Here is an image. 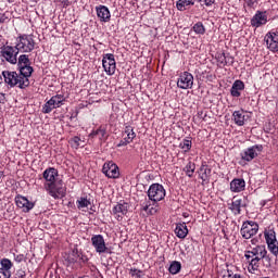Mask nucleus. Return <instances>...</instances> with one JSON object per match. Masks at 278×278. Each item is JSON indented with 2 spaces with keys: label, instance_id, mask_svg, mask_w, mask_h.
<instances>
[{
  "label": "nucleus",
  "instance_id": "nucleus-37",
  "mask_svg": "<svg viewBox=\"0 0 278 278\" xmlns=\"http://www.w3.org/2000/svg\"><path fill=\"white\" fill-rule=\"evenodd\" d=\"M193 31L195 34L203 35L205 34V26H203V23L198 22L197 24L193 25Z\"/></svg>",
  "mask_w": 278,
  "mask_h": 278
},
{
  "label": "nucleus",
  "instance_id": "nucleus-7",
  "mask_svg": "<svg viewBox=\"0 0 278 278\" xmlns=\"http://www.w3.org/2000/svg\"><path fill=\"white\" fill-rule=\"evenodd\" d=\"M1 55L10 64H16V62H18V59H16L18 55V50H16V47L14 48L12 46H3L1 48Z\"/></svg>",
  "mask_w": 278,
  "mask_h": 278
},
{
  "label": "nucleus",
  "instance_id": "nucleus-48",
  "mask_svg": "<svg viewBox=\"0 0 278 278\" xmlns=\"http://www.w3.org/2000/svg\"><path fill=\"white\" fill-rule=\"evenodd\" d=\"M206 7L214 5L216 0H203Z\"/></svg>",
  "mask_w": 278,
  "mask_h": 278
},
{
  "label": "nucleus",
  "instance_id": "nucleus-22",
  "mask_svg": "<svg viewBox=\"0 0 278 278\" xmlns=\"http://www.w3.org/2000/svg\"><path fill=\"white\" fill-rule=\"evenodd\" d=\"M232 118L239 127H242L244 126V122L247 121V118H249V116L244 114V111H235L232 113Z\"/></svg>",
  "mask_w": 278,
  "mask_h": 278
},
{
  "label": "nucleus",
  "instance_id": "nucleus-47",
  "mask_svg": "<svg viewBox=\"0 0 278 278\" xmlns=\"http://www.w3.org/2000/svg\"><path fill=\"white\" fill-rule=\"evenodd\" d=\"M255 3H257V0H247V4L249 5V8H253Z\"/></svg>",
  "mask_w": 278,
  "mask_h": 278
},
{
  "label": "nucleus",
  "instance_id": "nucleus-54",
  "mask_svg": "<svg viewBox=\"0 0 278 278\" xmlns=\"http://www.w3.org/2000/svg\"><path fill=\"white\" fill-rule=\"evenodd\" d=\"M9 1V3H12V1H14V0H8Z\"/></svg>",
  "mask_w": 278,
  "mask_h": 278
},
{
  "label": "nucleus",
  "instance_id": "nucleus-19",
  "mask_svg": "<svg viewBox=\"0 0 278 278\" xmlns=\"http://www.w3.org/2000/svg\"><path fill=\"white\" fill-rule=\"evenodd\" d=\"M43 179H46L47 184H54L60 180L58 175V169L50 167L43 172Z\"/></svg>",
  "mask_w": 278,
  "mask_h": 278
},
{
  "label": "nucleus",
  "instance_id": "nucleus-30",
  "mask_svg": "<svg viewBox=\"0 0 278 278\" xmlns=\"http://www.w3.org/2000/svg\"><path fill=\"white\" fill-rule=\"evenodd\" d=\"M97 136L100 138V140L105 139V136H108V131L105 130V128L100 127L97 130H93L90 135L89 138H97Z\"/></svg>",
  "mask_w": 278,
  "mask_h": 278
},
{
  "label": "nucleus",
  "instance_id": "nucleus-53",
  "mask_svg": "<svg viewBox=\"0 0 278 278\" xmlns=\"http://www.w3.org/2000/svg\"><path fill=\"white\" fill-rule=\"evenodd\" d=\"M251 242L252 244H255V242H257V239H252Z\"/></svg>",
  "mask_w": 278,
  "mask_h": 278
},
{
  "label": "nucleus",
  "instance_id": "nucleus-21",
  "mask_svg": "<svg viewBox=\"0 0 278 278\" xmlns=\"http://www.w3.org/2000/svg\"><path fill=\"white\" fill-rule=\"evenodd\" d=\"M262 260H264V257L255 256L254 258H250L248 261L249 262V266H248L249 273H251L252 275H255V273H257V270L260 268V262H262Z\"/></svg>",
  "mask_w": 278,
  "mask_h": 278
},
{
  "label": "nucleus",
  "instance_id": "nucleus-8",
  "mask_svg": "<svg viewBox=\"0 0 278 278\" xmlns=\"http://www.w3.org/2000/svg\"><path fill=\"white\" fill-rule=\"evenodd\" d=\"M262 151H264L263 144L253 146L241 153V159L244 160V162H253V160H255V157H257Z\"/></svg>",
  "mask_w": 278,
  "mask_h": 278
},
{
  "label": "nucleus",
  "instance_id": "nucleus-52",
  "mask_svg": "<svg viewBox=\"0 0 278 278\" xmlns=\"http://www.w3.org/2000/svg\"><path fill=\"white\" fill-rule=\"evenodd\" d=\"M232 278H242V276H240V274H235Z\"/></svg>",
  "mask_w": 278,
  "mask_h": 278
},
{
  "label": "nucleus",
  "instance_id": "nucleus-1",
  "mask_svg": "<svg viewBox=\"0 0 278 278\" xmlns=\"http://www.w3.org/2000/svg\"><path fill=\"white\" fill-rule=\"evenodd\" d=\"M2 77L4 78V84H8L10 88L17 87L23 90L29 86V79H23L21 74L16 72L4 71L2 72Z\"/></svg>",
  "mask_w": 278,
  "mask_h": 278
},
{
  "label": "nucleus",
  "instance_id": "nucleus-50",
  "mask_svg": "<svg viewBox=\"0 0 278 278\" xmlns=\"http://www.w3.org/2000/svg\"><path fill=\"white\" fill-rule=\"evenodd\" d=\"M15 261H17V262H23V255H17V256L15 257Z\"/></svg>",
  "mask_w": 278,
  "mask_h": 278
},
{
  "label": "nucleus",
  "instance_id": "nucleus-23",
  "mask_svg": "<svg viewBox=\"0 0 278 278\" xmlns=\"http://www.w3.org/2000/svg\"><path fill=\"white\" fill-rule=\"evenodd\" d=\"M242 199L238 198V197H233L232 198V202L229 206V210H231V212H233V214H241L242 213Z\"/></svg>",
  "mask_w": 278,
  "mask_h": 278
},
{
  "label": "nucleus",
  "instance_id": "nucleus-31",
  "mask_svg": "<svg viewBox=\"0 0 278 278\" xmlns=\"http://www.w3.org/2000/svg\"><path fill=\"white\" fill-rule=\"evenodd\" d=\"M195 168H197V165L192 162H189L185 166L184 172L186 173L187 177H192L194 175Z\"/></svg>",
  "mask_w": 278,
  "mask_h": 278
},
{
  "label": "nucleus",
  "instance_id": "nucleus-42",
  "mask_svg": "<svg viewBox=\"0 0 278 278\" xmlns=\"http://www.w3.org/2000/svg\"><path fill=\"white\" fill-rule=\"evenodd\" d=\"M12 277V271H8L0 267V278H10Z\"/></svg>",
  "mask_w": 278,
  "mask_h": 278
},
{
  "label": "nucleus",
  "instance_id": "nucleus-11",
  "mask_svg": "<svg viewBox=\"0 0 278 278\" xmlns=\"http://www.w3.org/2000/svg\"><path fill=\"white\" fill-rule=\"evenodd\" d=\"M102 173L109 177V179H118L121 177V172L118 170V165L114 162H108L102 167Z\"/></svg>",
  "mask_w": 278,
  "mask_h": 278
},
{
  "label": "nucleus",
  "instance_id": "nucleus-14",
  "mask_svg": "<svg viewBox=\"0 0 278 278\" xmlns=\"http://www.w3.org/2000/svg\"><path fill=\"white\" fill-rule=\"evenodd\" d=\"M129 212V204L126 202L118 203L113 207L112 214L116 217L117 220H123V216Z\"/></svg>",
  "mask_w": 278,
  "mask_h": 278
},
{
  "label": "nucleus",
  "instance_id": "nucleus-32",
  "mask_svg": "<svg viewBox=\"0 0 278 278\" xmlns=\"http://www.w3.org/2000/svg\"><path fill=\"white\" fill-rule=\"evenodd\" d=\"M31 64V62L29 61V55L27 54H22L18 58V68H21L22 66H29Z\"/></svg>",
  "mask_w": 278,
  "mask_h": 278
},
{
  "label": "nucleus",
  "instance_id": "nucleus-40",
  "mask_svg": "<svg viewBox=\"0 0 278 278\" xmlns=\"http://www.w3.org/2000/svg\"><path fill=\"white\" fill-rule=\"evenodd\" d=\"M232 88H235L236 90H239L240 92H242V90H244V83L242 80H236L232 84Z\"/></svg>",
  "mask_w": 278,
  "mask_h": 278
},
{
  "label": "nucleus",
  "instance_id": "nucleus-46",
  "mask_svg": "<svg viewBox=\"0 0 278 278\" xmlns=\"http://www.w3.org/2000/svg\"><path fill=\"white\" fill-rule=\"evenodd\" d=\"M59 3H62L63 8H68L71 5V1L68 0H58Z\"/></svg>",
  "mask_w": 278,
  "mask_h": 278
},
{
  "label": "nucleus",
  "instance_id": "nucleus-12",
  "mask_svg": "<svg viewBox=\"0 0 278 278\" xmlns=\"http://www.w3.org/2000/svg\"><path fill=\"white\" fill-rule=\"evenodd\" d=\"M268 251H266L265 245H256L255 248H252L251 250H247L244 252L245 260H253L254 257H266Z\"/></svg>",
  "mask_w": 278,
  "mask_h": 278
},
{
  "label": "nucleus",
  "instance_id": "nucleus-38",
  "mask_svg": "<svg viewBox=\"0 0 278 278\" xmlns=\"http://www.w3.org/2000/svg\"><path fill=\"white\" fill-rule=\"evenodd\" d=\"M88 205H90V201H88V199H86V198H80L77 201L78 210H84V207H88Z\"/></svg>",
  "mask_w": 278,
  "mask_h": 278
},
{
  "label": "nucleus",
  "instance_id": "nucleus-41",
  "mask_svg": "<svg viewBox=\"0 0 278 278\" xmlns=\"http://www.w3.org/2000/svg\"><path fill=\"white\" fill-rule=\"evenodd\" d=\"M79 142H81V139L79 137H73L71 139V144L72 147H74V149L79 148V144H80Z\"/></svg>",
  "mask_w": 278,
  "mask_h": 278
},
{
  "label": "nucleus",
  "instance_id": "nucleus-27",
  "mask_svg": "<svg viewBox=\"0 0 278 278\" xmlns=\"http://www.w3.org/2000/svg\"><path fill=\"white\" fill-rule=\"evenodd\" d=\"M20 68V76H22V79H29L31 77V73H34V67L30 65H24Z\"/></svg>",
  "mask_w": 278,
  "mask_h": 278
},
{
  "label": "nucleus",
  "instance_id": "nucleus-13",
  "mask_svg": "<svg viewBox=\"0 0 278 278\" xmlns=\"http://www.w3.org/2000/svg\"><path fill=\"white\" fill-rule=\"evenodd\" d=\"M91 244L96 249L97 253H108V247L105 245V239L101 235H94L91 238Z\"/></svg>",
  "mask_w": 278,
  "mask_h": 278
},
{
  "label": "nucleus",
  "instance_id": "nucleus-25",
  "mask_svg": "<svg viewBox=\"0 0 278 278\" xmlns=\"http://www.w3.org/2000/svg\"><path fill=\"white\" fill-rule=\"evenodd\" d=\"M251 25L253 27H260V25H266V15L263 13H256L255 16L251 20Z\"/></svg>",
  "mask_w": 278,
  "mask_h": 278
},
{
  "label": "nucleus",
  "instance_id": "nucleus-5",
  "mask_svg": "<svg viewBox=\"0 0 278 278\" xmlns=\"http://www.w3.org/2000/svg\"><path fill=\"white\" fill-rule=\"evenodd\" d=\"M65 101H66V98H64L63 94L53 96L48 102L45 103L42 108V113L51 114V112L56 108H62Z\"/></svg>",
  "mask_w": 278,
  "mask_h": 278
},
{
  "label": "nucleus",
  "instance_id": "nucleus-49",
  "mask_svg": "<svg viewBox=\"0 0 278 278\" xmlns=\"http://www.w3.org/2000/svg\"><path fill=\"white\" fill-rule=\"evenodd\" d=\"M5 93H0V103L5 104Z\"/></svg>",
  "mask_w": 278,
  "mask_h": 278
},
{
  "label": "nucleus",
  "instance_id": "nucleus-51",
  "mask_svg": "<svg viewBox=\"0 0 278 278\" xmlns=\"http://www.w3.org/2000/svg\"><path fill=\"white\" fill-rule=\"evenodd\" d=\"M149 211V204H146L144 206H143V212H148Z\"/></svg>",
  "mask_w": 278,
  "mask_h": 278
},
{
  "label": "nucleus",
  "instance_id": "nucleus-43",
  "mask_svg": "<svg viewBox=\"0 0 278 278\" xmlns=\"http://www.w3.org/2000/svg\"><path fill=\"white\" fill-rule=\"evenodd\" d=\"M140 273H142V270L131 268L130 271H129V275H131V277H140Z\"/></svg>",
  "mask_w": 278,
  "mask_h": 278
},
{
  "label": "nucleus",
  "instance_id": "nucleus-35",
  "mask_svg": "<svg viewBox=\"0 0 278 278\" xmlns=\"http://www.w3.org/2000/svg\"><path fill=\"white\" fill-rule=\"evenodd\" d=\"M179 147H180V149H182L185 151V153H188V151H190V149H192V141L185 139L180 142Z\"/></svg>",
  "mask_w": 278,
  "mask_h": 278
},
{
  "label": "nucleus",
  "instance_id": "nucleus-3",
  "mask_svg": "<svg viewBox=\"0 0 278 278\" xmlns=\"http://www.w3.org/2000/svg\"><path fill=\"white\" fill-rule=\"evenodd\" d=\"M36 47V41L31 35H23L20 36V40L15 46L16 51H21V53H31L34 48Z\"/></svg>",
  "mask_w": 278,
  "mask_h": 278
},
{
  "label": "nucleus",
  "instance_id": "nucleus-34",
  "mask_svg": "<svg viewBox=\"0 0 278 278\" xmlns=\"http://www.w3.org/2000/svg\"><path fill=\"white\" fill-rule=\"evenodd\" d=\"M1 267L4 270L10 271L12 269V266H14V264H12V261H10V258H2L0 261Z\"/></svg>",
  "mask_w": 278,
  "mask_h": 278
},
{
  "label": "nucleus",
  "instance_id": "nucleus-18",
  "mask_svg": "<svg viewBox=\"0 0 278 278\" xmlns=\"http://www.w3.org/2000/svg\"><path fill=\"white\" fill-rule=\"evenodd\" d=\"M97 16L102 23H110L111 14L110 9L105 5H100L96 8Z\"/></svg>",
  "mask_w": 278,
  "mask_h": 278
},
{
  "label": "nucleus",
  "instance_id": "nucleus-39",
  "mask_svg": "<svg viewBox=\"0 0 278 278\" xmlns=\"http://www.w3.org/2000/svg\"><path fill=\"white\" fill-rule=\"evenodd\" d=\"M78 258H79V252L77 251V249H74L72 251V254L68 256V262L70 264H75V262H77Z\"/></svg>",
  "mask_w": 278,
  "mask_h": 278
},
{
  "label": "nucleus",
  "instance_id": "nucleus-20",
  "mask_svg": "<svg viewBox=\"0 0 278 278\" xmlns=\"http://www.w3.org/2000/svg\"><path fill=\"white\" fill-rule=\"evenodd\" d=\"M244 188H247V182L242 178H235L230 182L231 192H243Z\"/></svg>",
  "mask_w": 278,
  "mask_h": 278
},
{
  "label": "nucleus",
  "instance_id": "nucleus-36",
  "mask_svg": "<svg viewBox=\"0 0 278 278\" xmlns=\"http://www.w3.org/2000/svg\"><path fill=\"white\" fill-rule=\"evenodd\" d=\"M268 250L275 257H278V241H274L271 243H267Z\"/></svg>",
  "mask_w": 278,
  "mask_h": 278
},
{
  "label": "nucleus",
  "instance_id": "nucleus-44",
  "mask_svg": "<svg viewBox=\"0 0 278 278\" xmlns=\"http://www.w3.org/2000/svg\"><path fill=\"white\" fill-rule=\"evenodd\" d=\"M26 277H27V274H25V270H23V269H18L15 273V278H26Z\"/></svg>",
  "mask_w": 278,
  "mask_h": 278
},
{
  "label": "nucleus",
  "instance_id": "nucleus-9",
  "mask_svg": "<svg viewBox=\"0 0 278 278\" xmlns=\"http://www.w3.org/2000/svg\"><path fill=\"white\" fill-rule=\"evenodd\" d=\"M178 88H181V90H188L194 86V76L190 74L189 72H184L180 74L178 81H177Z\"/></svg>",
  "mask_w": 278,
  "mask_h": 278
},
{
  "label": "nucleus",
  "instance_id": "nucleus-16",
  "mask_svg": "<svg viewBox=\"0 0 278 278\" xmlns=\"http://www.w3.org/2000/svg\"><path fill=\"white\" fill-rule=\"evenodd\" d=\"M125 134L127 137H124L123 140L119 141L117 147H127V144H131L134 142V138H136V132L131 126H126Z\"/></svg>",
  "mask_w": 278,
  "mask_h": 278
},
{
  "label": "nucleus",
  "instance_id": "nucleus-26",
  "mask_svg": "<svg viewBox=\"0 0 278 278\" xmlns=\"http://www.w3.org/2000/svg\"><path fill=\"white\" fill-rule=\"evenodd\" d=\"M211 175H212V169L208 168L207 165L202 164L199 170L200 179H202V181H207Z\"/></svg>",
  "mask_w": 278,
  "mask_h": 278
},
{
  "label": "nucleus",
  "instance_id": "nucleus-15",
  "mask_svg": "<svg viewBox=\"0 0 278 278\" xmlns=\"http://www.w3.org/2000/svg\"><path fill=\"white\" fill-rule=\"evenodd\" d=\"M15 203L17 207L23 210V212H29L34 210V203L29 202V200H27V198L25 197H22V195L15 197Z\"/></svg>",
  "mask_w": 278,
  "mask_h": 278
},
{
  "label": "nucleus",
  "instance_id": "nucleus-33",
  "mask_svg": "<svg viewBox=\"0 0 278 278\" xmlns=\"http://www.w3.org/2000/svg\"><path fill=\"white\" fill-rule=\"evenodd\" d=\"M181 270V263L174 261L169 266V273L170 275H177Z\"/></svg>",
  "mask_w": 278,
  "mask_h": 278
},
{
  "label": "nucleus",
  "instance_id": "nucleus-29",
  "mask_svg": "<svg viewBox=\"0 0 278 278\" xmlns=\"http://www.w3.org/2000/svg\"><path fill=\"white\" fill-rule=\"evenodd\" d=\"M193 4H194V1H192V0H178L176 3V8L180 12H184V11L188 10L189 5H193Z\"/></svg>",
  "mask_w": 278,
  "mask_h": 278
},
{
  "label": "nucleus",
  "instance_id": "nucleus-6",
  "mask_svg": "<svg viewBox=\"0 0 278 278\" xmlns=\"http://www.w3.org/2000/svg\"><path fill=\"white\" fill-rule=\"evenodd\" d=\"M148 197L150 201L157 203V201L164 200V197H166V190L164 189V186L160 184H153L148 190Z\"/></svg>",
  "mask_w": 278,
  "mask_h": 278
},
{
  "label": "nucleus",
  "instance_id": "nucleus-4",
  "mask_svg": "<svg viewBox=\"0 0 278 278\" xmlns=\"http://www.w3.org/2000/svg\"><path fill=\"white\" fill-rule=\"evenodd\" d=\"M258 231H260V225L252 220L244 222L240 229V233L242 238H244V240H251L253 236H257Z\"/></svg>",
  "mask_w": 278,
  "mask_h": 278
},
{
  "label": "nucleus",
  "instance_id": "nucleus-2",
  "mask_svg": "<svg viewBox=\"0 0 278 278\" xmlns=\"http://www.w3.org/2000/svg\"><path fill=\"white\" fill-rule=\"evenodd\" d=\"M45 188L53 199H64L66 197V185H64L62 179L54 182H46Z\"/></svg>",
  "mask_w": 278,
  "mask_h": 278
},
{
  "label": "nucleus",
  "instance_id": "nucleus-24",
  "mask_svg": "<svg viewBox=\"0 0 278 278\" xmlns=\"http://www.w3.org/2000/svg\"><path fill=\"white\" fill-rule=\"evenodd\" d=\"M175 233L177 238H180V240H184V238L188 236V226H186V223L177 224L175 228Z\"/></svg>",
  "mask_w": 278,
  "mask_h": 278
},
{
  "label": "nucleus",
  "instance_id": "nucleus-17",
  "mask_svg": "<svg viewBox=\"0 0 278 278\" xmlns=\"http://www.w3.org/2000/svg\"><path fill=\"white\" fill-rule=\"evenodd\" d=\"M265 42L270 51H278V34L269 33L265 36Z\"/></svg>",
  "mask_w": 278,
  "mask_h": 278
},
{
  "label": "nucleus",
  "instance_id": "nucleus-10",
  "mask_svg": "<svg viewBox=\"0 0 278 278\" xmlns=\"http://www.w3.org/2000/svg\"><path fill=\"white\" fill-rule=\"evenodd\" d=\"M102 66L109 75H114L116 73V60L114 54L109 53L103 56Z\"/></svg>",
  "mask_w": 278,
  "mask_h": 278
},
{
  "label": "nucleus",
  "instance_id": "nucleus-28",
  "mask_svg": "<svg viewBox=\"0 0 278 278\" xmlns=\"http://www.w3.org/2000/svg\"><path fill=\"white\" fill-rule=\"evenodd\" d=\"M265 240L267 244L277 242V233L273 229H267L264 231Z\"/></svg>",
  "mask_w": 278,
  "mask_h": 278
},
{
  "label": "nucleus",
  "instance_id": "nucleus-45",
  "mask_svg": "<svg viewBox=\"0 0 278 278\" xmlns=\"http://www.w3.org/2000/svg\"><path fill=\"white\" fill-rule=\"evenodd\" d=\"M230 94H231V97H240L241 93H240L239 89H236L235 87H231Z\"/></svg>",
  "mask_w": 278,
  "mask_h": 278
}]
</instances>
